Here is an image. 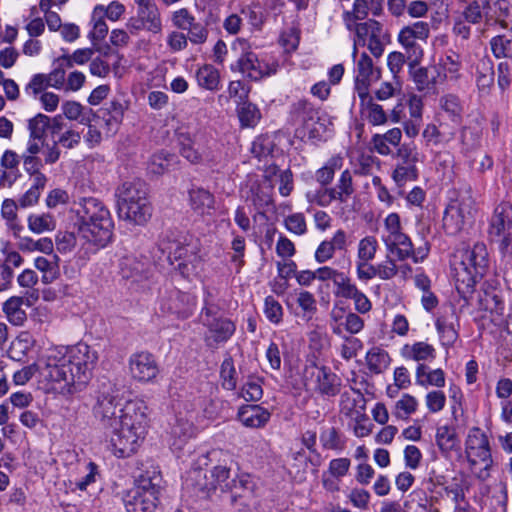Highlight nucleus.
I'll use <instances>...</instances> for the list:
<instances>
[{
  "label": "nucleus",
  "instance_id": "f257e3e1",
  "mask_svg": "<svg viewBox=\"0 0 512 512\" xmlns=\"http://www.w3.org/2000/svg\"><path fill=\"white\" fill-rule=\"evenodd\" d=\"M98 360L97 352L86 343L46 349L36 362L14 372L17 386L27 384L38 373L57 393L68 396L82 391L92 376Z\"/></svg>",
  "mask_w": 512,
  "mask_h": 512
},
{
  "label": "nucleus",
  "instance_id": "f03ea898",
  "mask_svg": "<svg viewBox=\"0 0 512 512\" xmlns=\"http://www.w3.org/2000/svg\"><path fill=\"white\" fill-rule=\"evenodd\" d=\"M113 389L103 391L94 406V414L109 437V449L117 458L134 455L143 443L148 428V407L134 399L120 404Z\"/></svg>",
  "mask_w": 512,
  "mask_h": 512
},
{
  "label": "nucleus",
  "instance_id": "7ed1b4c3",
  "mask_svg": "<svg viewBox=\"0 0 512 512\" xmlns=\"http://www.w3.org/2000/svg\"><path fill=\"white\" fill-rule=\"evenodd\" d=\"M74 205L81 238L97 248L105 247L112 239L114 227L109 209L94 197L81 198Z\"/></svg>",
  "mask_w": 512,
  "mask_h": 512
},
{
  "label": "nucleus",
  "instance_id": "20e7f679",
  "mask_svg": "<svg viewBox=\"0 0 512 512\" xmlns=\"http://www.w3.org/2000/svg\"><path fill=\"white\" fill-rule=\"evenodd\" d=\"M452 275L459 294H471L476 283L488 268V251L484 243H475L472 248L461 247L451 257Z\"/></svg>",
  "mask_w": 512,
  "mask_h": 512
},
{
  "label": "nucleus",
  "instance_id": "39448f33",
  "mask_svg": "<svg viewBox=\"0 0 512 512\" xmlns=\"http://www.w3.org/2000/svg\"><path fill=\"white\" fill-rule=\"evenodd\" d=\"M384 229L381 234V240L384 243L386 250L397 260L404 261L412 258L415 263L422 261L428 253V246L419 247L414 249L410 237L403 232L400 216L397 213L388 214L384 221Z\"/></svg>",
  "mask_w": 512,
  "mask_h": 512
},
{
  "label": "nucleus",
  "instance_id": "423d86ee",
  "mask_svg": "<svg viewBox=\"0 0 512 512\" xmlns=\"http://www.w3.org/2000/svg\"><path fill=\"white\" fill-rule=\"evenodd\" d=\"M231 48L237 56V61L231 69L239 71L252 80L274 75L279 69L277 60L267 56L259 58L250 43L243 38L236 39Z\"/></svg>",
  "mask_w": 512,
  "mask_h": 512
},
{
  "label": "nucleus",
  "instance_id": "0eeeda50",
  "mask_svg": "<svg viewBox=\"0 0 512 512\" xmlns=\"http://www.w3.org/2000/svg\"><path fill=\"white\" fill-rule=\"evenodd\" d=\"M465 457L474 476L480 480H486L490 476L493 465L490 444L487 435L478 427H473L468 432Z\"/></svg>",
  "mask_w": 512,
  "mask_h": 512
},
{
  "label": "nucleus",
  "instance_id": "6e6552de",
  "mask_svg": "<svg viewBox=\"0 0 512 512\" xmlns=\"http://www.w3.org/2000/svg\"><path fill=\"white\" fill-rule=\"evenodd\" d=\"M488 235L498 245L503 261L512 263V204L501 202L490 218Z\"/></svg>",
  "mask_w": 512,
  "mask_h": 512
},
{
  "label": "nucleus",
  "instance_id": "1a4fd4ad",
  "mask_svg": "<svg viewBox=\"0 0 512 512\" xmlns=\"http://www.w3.org/2000/svg\"><path fill=\"white\" fill-rule=\"evenodd\" d=\"M157 476L141 475L124 497L127 512H154L159 502Z\"/></svg>",
  "mask_w": 512,
  "mask_h": 512
},
{
  "label": "nucleus",
  "instance_id": "9d476101",
  "mask_svg": "<svg viewBox=\"0 0 512 512\" xmlns=\"http://www.w3.org/2000/svg\"><path fill=\"white\" fill-rule=\"evenodd\" d=\"M217 309L205 299V307L200 315L201 323L207 328L204 340L208 347L217 348L227 342L235 332V324L228 318L216 316Z\"/></svg>",
  "mask_w": 512,
  "mask_h": 512
},
{
  "label": "nucleus",
  "instance_id": "9b49d317",
  "mask_svg": "<svg viewBox=\"0 0 512 512\" xmlns=\"http://www.w3.org/2000/svg\"><path fill=\"white\" fill-rule=\"evenodd\" d=\"M475 202L469 196L455 199L446 207L443 216V229L446 234L455 236L462 232L473 220Z\"/></svg>",
  "mask_w": 512,
  "mask_h": 512
},
{
  "label": "nucleus",
  "instance_id": "f8f14e48",
  "mask_svg": "<svg viewBox=\"0 0 512 512\" xmlns=\"http://www.w3.org/2000/svg\"><path fill=\"white\" fill-rule=\"evenodd\" d=\"M506 14L507 5L505 0H496L493 5L490 0H474L462 12L464 20L468 23L478 24L484 19L488 26L497 22L504 26V21L499 20V18Z\"/></svg>",
  "mask_w": 512,
  "mask_h": 512
},
{
  "label": "nucleus",
  "instance_id": "ddd939ff",
  "mask_svg": "<svg viewBox=\"0 0 512 512\" xmlns=\"http://www.w3.org/2000/svg\"><path fill=\"white\" fill-rule=\"evenodd\" d=\"M190 477L198 489L207 494L217 489L222 492L229 491L233 478L230 469L223 465L213 467L209 473L203 469H195Z\"/></svg>",
  "mask_w": 512,
  "mask_h": 512
},
{
  "label": "nucleus",
  "instance_id": "4468645a",
  "mask_svg": "<svg viewBox=\"0 0 512 512\" xmlns=\"http://www.w3.org/2000/svg\"><path fill=\"white\" fill-rule=\"evenodd\" d=\"M387 35L382 24L375 20H368L356 26V45H367V48L375 57H380L384 52Z\"/></svg>",
  "mask_w": 512,
  "mask_h": 512
},
{
  "label": "nucleus",
  "instance_id": "2eb2a0df",
  "mask_svg": "<svg viewBox=\"0 0 512 512\" xmlns=\"http://www.w3.org/2000/svg\"><path fill=\"white\" fill-rule=\"evenodd\" d=\"M430 35V26L427 22L417 21L404 26L399 34L398 41L404 49L415 59L422 57L423 50L417 41H426Z\"/></svg>",
  "mask_w": 512,
  "mask_h": 512
},
{
  "label": "nucleus",
  "instance_id": "dca6fc26",
  "mask_svg": "<svg viewBox=\"0 0 512 512\" xmlns=\"http://www.w3.org/2000/svg\"><path fill=\"white\" fill-rule=\"evenodd\" d=\"M196 298L178 290L169 292L160 300V309L163 313L175 315L178 318H188L194 311Z\"/></svg>",
  "mask_w": 512,
  "mask_h": 512
},
{
  "label": "nucleus",
  "instance_id": "f3484780",
  "mask_svg": "<svg viewBox=\"0 0 512 512\" xmlns=\"http://www.w3.org/2000/svg\"><path fill=\"white\" fill-rule=\"evenodd\" d=\"M131 377L140 383L152 382L159 373L155 357L149 352H138L129 359Z\"/></svg>",
  "mask_w": 512,
  "mask_h": 512
},
{
  "label": "nucleus",
  "instance_id": "a211bd4d",
  "mask_svg": "<svg viewBox=\"0 0 512 512\" xmlns=\"http://www.w3.org/2000/svg\"><path fill=\"white\" fill-rule=\"evenodd\" d=\"M315 378V390L321 395L333 397L340 392L341 379L325 366L310 365L305 368V378Z\"/></svg>",
  "mask_w": 512,
  "mask_h": 512
},
{
  "label": "nucleus",
  "instance_id": "6ab92c4d",
  "mask_svg": "<svg viewBox=\"0 0 512 512\" xmlns=\"http://www.w3.org/2000/svg\"><path fill=\"white\" fill-rule=\"evenodd\" d=\"M440 341L444 346H453L459 337L458 316L453 309L441 314L435 322Z\"/></svg>",
  "mask_w": 512,
  "mask_h": 512
},
{
  "label": "nucleus",
  "instance_id": "aec40b11",
  "mask_svg": "<svg viewBox=\"0 0 512 512\" xmlns=\"http://www.w3.org/2000/svg\"><path fill=\"white\" fill-rule=\"evenodd\" d=\"M147 187L140 180L127 181L116 190L117 207L148 201Z\"/></svg>",
  "mask_w": 512,
  "mask_h": 512
},
{
  "label": "nucleus",
  "instance_id": "412c9836",
  "mask_svg": "<svg viewBox=\"0 0 512 512\" xmlns=\"http://www.w3.org/2000/svg\"><path fill=\"white\" fill-rule=\"evenodd\" d=\"M461 66L460 56L454 51H449L434 66L437 72L436 77H439L441 83L456 82L461 77Z\"/></svg>",
  "mask_w": 512,
  "mask_h": 512
},
{
  "label": "nucleus",
  "instance_id": "4be33fe9",
  "mask_svg": "<svg viewBox=\"0 0 512 512\" xmlns=\"http://www.w3.org/2000/svg\"><path fill=\"white\" fill-rule=\"evenodd\" d=\"M119 218L133 225H144L151 217L149 201L118 206Z\"/></svg>",
  "mask_w": 512,
  "mask_h": 512
},
{
  "label": "nucleus",
  "instance_id": "5701e85b",
  "mask_svg": "<svg viewBox=\"0 0 512 512\" xmlns=\"http://www.w3.org/2000/svg\"><path fill=\"white\" fill-rule=\"evenodd\" d=\"M270 417V412L259 405H245L238 411L239 421L247 428H262Z\"/></svg>",
  "mask_w": 512,
  "mask_h": 512
},
{
  "label": "nucleus",
  "instance_id": "b1692460",
  "mask_svg": "<svg viewBox=\"0 0 512 512\" xmlns=\"http://www.w3.org/2000/svg\"><path fill=\"white\" fill-rule=\"evenodd\" d=\"M189 205L198 215H211L215 209V197L203 188H192L189 191Z\"/></svg>",
  "mask_w": 512,
  "mask_h": 512
},
{
  "label": "nucleus",
  "instance_id": "393cba45",
  "mask_svg": "<svg viewBox=\"0 0 512 512\" xmlns=\"http://www.w3.org/2000/svg\"><path fill=\"white\" fill-rule=\"evenodd\" d=\"M400 355L410 361L420 362L430 361L435 359V348L424 341H418L412 344H404L400 349Z\"/></svg>",
  "mask_w": 512,
  "mask_h": 512
},
{
  "label": "nucleus",
  "instance_id": "a878e982",
  "mask_svg": "<svg viewBox=\"0 0 512 512\" xmlns=\"http://www.w3.org/2000/svg\"><path fill=\"white\" fill-rule=\"evenodd\" d=\"M35 345V339L27 332H20L9 344L6 354L13 361L21 362Z\"/></svg>",
  "mask_w": 512,
  "mask_h": 512
},
{
  "label": "nucleus",
  "instance_id": "bb28decb",
  "mask_svg": "<svg viewBox=\"0 0 512 512\" xmlns=\"http://www.w3.org/2000/svg\"><path fill=\"white\" fill-rule=\"evenodd\" d=\"M402 139L400 128H392L383 134H375L371 138L373 149L382 156H388L392 153L390 146L399 147Z\"/></svg>",
  "mask_w": 512,
  "mask_h": 512
},
{
  "label": "nucleus",
  "instance_id": "cd10ccee",
  "mask_svg": "<svg viewBox=\"0 0 512 512\" xmlns=\"http://www.w3.org/2000/svg\"><path fill=\"white\" fill-rule=\"evenodd\" d=\"M137 16L144 23V29L158 34L162 32L163 24L160 10L155 1L137 8Z\"/></svg>",
  "mask_w": 512,
  "mask_h": 512
},
{
  "label": "nucleus",
  "instance_id": "c85d7f7f",
  "mask_svg": "<svg viewBox=\"0 0 512 512\" xmlns=\"http://www.w3.org/2000/svg\"><path fill=\"white\" fill-rule=\"evenodd\" d=\"M412 78L416 85L417 90L424 91L426 93L435 92L436 86L438 84H442L439 77L437 76V72L435 67H418L415 68L412 72Z\"/></svg>",
  "mask_w": 512,
  "mask_h": 512
},
{
  "label": "nucleus",
  "instance_id": "c756f323",
  "mask_svg": "<svg viewBox=\"0 0 512 512\" xmlns=\"http://www.w3.org/2000/svg\"><path fill=\"white\" fill-rule=\"evenodd\" d=\"M416 384L427 388L434 386L441 388L445 386V373L442 369H430L425 364H418L415 371Z\"/></svg>",
  "mask_w": 512,
  "mask_h": 512
},
{
  "label": "nucleus",
  "instance_id": "7c9ffc66",
  "mask_svg": "<svg viewBox=\"0 0 512 512\" xmlns=\"http://www.w3.org/2000/svg\"><path fill=\"white\" fill-rule=\"evenodd\" d=\"M24 302L23 297L12 296L3 303L2 310L10 324L22 326L27 320L26 312L22 307Z\"/></svg>",
  "mask_w": 512,
  "mask_h": 512
},
{
  "label": "nucleus",
  "instance_id": "2f4dec72",
  "mask_svg": "<svg viewBox=\"0 0 512 512\" xmlns=\"http://www.w3.org/2000/svg\"><path fill=\"white\" fill-rule=\"evenodd\" d=\"M195 435L196 428L193 423L188 419L178 417L171 428V436L173 438L171 445L176 449H181L182 446L189 439L195 437Z\"/></svg>",
  "mask_w": 512,
  "mask_h": 512
},
{
  "label": "nucleus",
  "instance_id": "473e14b6",
  "mask_svg": "<svg viewBox=\"0 0 512 512\" xmlns=\"http://www.w3.org/2000/svg\"><path fill=\"white\" fill-rule=\"evenodd\" d=\"M365 361L371 373L381 374L389 368L392 359L383 348L372 347L367 351Z\"/></svg>",
  "mask_w": 512,
  "mask_h": 512
},
{
  "label": "nucleus",
  "instance_id": "72a5a7b5",
  "mask_svg": "<svg viewBox=\"0 0 512 512\" xmlns=\"http://www.w3.org/2000/svg\"><path fill=\"white\" fill-rule=\"evenodd\" d=\"M51 258L36 257L34 266L37 270L42 272V282L49 284L54 282L59 277V257L56 254H51Z\"/></svg>",
  "mask_w": 512,
  "mask_h": 512
},
{
  "label": "nucleus",
  "instance_id": "f704fd0d",
  "mask_svg": "<svg viewBox=\"0 0 512 512\" xmlns=\"http://www.w3.org/2000/svg\"><path fill=\"white\" fill-rule=\"evenodd\" d=\"M335 201L346 203L353 195L355 189L353 185L352 173L350 170H344L338 178L334 187L329 188Z\"/></svg>",
  "mask_w": 512,
  "mask_h": 512
},
{
  "label": "nucleus",
  "instance_id": "c9c22d12",
  "mask_svg": "<svg viewBox=\"0 0 512 512\" xmlns=\"http://www.w3.org/2000/svg\"><path fill=\"white\" fill-rule=\"evenodd\" d=\"M296 117L303 125L310 130L312 134L320 135V129L315 127V120H319L318 111L314 107L306 102L299 101L295 105Z\"/></svg>",
  "mask_w": 512,
  "mask_h": 512
},
{
  "label": "nucleus",
  "instance_id": "e433bc0d",
  "mask_svg": "<svg viewBox=\"0 0 512 512\" xmlns=\"http://www.w3.org/2000/svg\"><path fill=\"white\" fill-rule=\"evenodd\" d=\"M28 229L34 234H43L54 231L56 219L50 213H33L27 218Z\"/></svg>",
  "mask_w": 512,
  "mask_h": 512
},
{
  "label": "nucleus",
  "instance_id": "4c0bfd02",
  "mask_svg": "<svg viewBox=\"0 0 512 512\" xmlns=\"http://www.w3.org/2000/svg\"><path fill=\"white\" fill-rule=\"evenodd\" d=\"M490 47L496 58L512 57V28L506 29L490 40Z\"/></svg>",
  "mask_w": 512,
  "mask_h": 512
},
{
  "label": "nucleus",
  "instance_id": "58836bf2",
  "mask_svg": "<svg viewBox=\"0 0 512 512\" xmlns=\"http://www.w3.org/2000/svg\"><path fill=\"white\" fill-rule=\"evenodd\" d=\"M436 444L444 454H449L459 446L455 429L447 425L440 426L436 431Z\"/></svg>",
  "mask_w": 512,
  "mask_h": 512
},
{
  "label": "nucleus",
  "instance_id": "ea45409f",
  "mask_svg": "<svg viewBox=\"0 0 512 512\" xmlns=\"http://www.w3.org/2000/svg\"><path fill=\"white\" fill-rule=\"evenodd\" d=\"M362 116L372 125H384L388 121V115L385 113L383 107L377 104L374 99L360 104Z\"/></svg>",
  "mask_w": 512,
  "mask_h": 512
},
{
  "label": "nucleus",
  "instance_id": "a19ab883",
  "mask_svg": "<svg viewBox=\"0 0 512 512\" xmlns=\"http://www.w3.org/2000/svg\"><path fill=\"white\" fill-rule=\"evenodd\" d=\"M62 111L64 116L69 120L78 121L81 124H89L91 117L94 116L93 111L85 108L76 101H66L62 104Z\"/></svg>",
  "mask_w": 512,
  "mask_h": 512
},
{
  "label": "nucleus",
  "instance_id": "79ce46f5",
  "mask_svg": "<svg viewBox=\"0 0 512 512\" xmlns=\"http://www.w3.org/2000/svg\"><path fill=\"white\" fill-rule=\"evenodd\" d=\"M197 83L207 90H216L220 83L219 71L212 65L206 64L196 72Z\"/></svg>",
  "mask_w": 512,
  "mask_h": 512
},
{
  "label": "nucleus",
  "instance_id": "37998d69",
  "mask_svg": "<svg viewBox=\"0 0 512 512\" xmlns=\"http://www.w3.org/2000/svg\"><path fill=\"white\" fill-rule=\"evenodd\" d=\"M344 159L340 154L331 157L326 164L316 171V180L322 185L326 186L331 183L334 174L343 166Z\"/></svg>",
  "mask_w": 512,
  "mask_h": 512
},
{
  "label": "nucleus",
  "instance_id": "c03bdc74",
  "mask_svg": "<svg viewBox=\"0 0 512 512\" xmlns=\"http://www.w3.org/2000/svg\"><path fill=\"white\" fill-rule=\"evenodd\" d=\"M103 18H104V6L103 5L95 6L93 9V12H92L93 28H92L91 32L89 33V37L92 40V42H94V43L102 41L108 33V26Z\"/></svg>",
  "mask_w": 512,
  "mask_h": 512
},
{
  "label": "nucleus",
  "instance_id": "a18cd8bd",
  "mask_svg": "<svg viewBox=\"0 0 512 512\" xmlns=\"http://www.w3.org/2000/svg\"><path fill=\"white\" fill-rule=\"evenodd\" d=\"M232 500L249 497L253 492V483L250 475L242 474L232 478L231 489Z\"/></svg>",
  "mask_w": 512,
  "mask_h": 512
},
{
  "label": "nucleus",
  "instance_id": "49530a36",
  "mask_svg": "<svg viewBox=\"0 0 512 512\" xmlns=\"http://www.w3.org/2000/svg\"><path fill=\"white\" fill-rule=\"evenodd\" d=\"M379 244L374 236H365L362 238L357 247V261L356 262H370L377 253Z\"/></svg>",
  "mask_w": 512,
  "mask_h": 512
},
{
  "label": "nucleus",
  "instance_id": "de8ad7c7",
  "mask_svg": "<svg viewBox=\"0 0 512 512\" xmlns=\"http://www.w3.org/2000/svg\"><path fill=\"white\" fill-rule=\"evenodd\" d=\"M237 112L241 125L244 127L255 126L261 117L260 111L256 105L247 101L239 103Z\"/></svg>",
  "mask_w": 512,
  "mask_h": 512
},
{
  "label": "nucleus",
  "instance_id": "09e8293b",
  "mask_svg": "<svg viewBox=\"0 0 512 512\" xmlns=\"http://www.w3.org/2000/svg\"><path fill=\"white\" fill-rule=\"evenodd\" d=\"M175 162V156L167 152L155 153L148 165V169L151 173L161 175L169 170L172 164Z\"/></svg>",
  "mask_w": 512,
  "mask_h": 512
},
{
  "label": "nucleus",
  "instance_id": "8fccbe9b",
  "mask_svg": "<svg viewBox=\"0 0 512 512\" xmlns=\"http://www.w3.org/2000/svg\"><path fill=\"white\" fill-rule=\"evenodd\" d=\"M418 407L417 399L410 394H403L402 397L396 401L393 414L398 419H408Z\"/></svg>",
  "mask_w": 512,
  "mask_h": 512
},
{
  "label": "nucleus",
  "instance_id": "3c124183",
  "mask_svg": "<svg viewBox=\"0 0 512 512\" xmlns=\"http://www.w3.org/2000/svg\"><path fill=\"white\" fill-rule=\"evenodd\" d=\"M201 268L202 259L198 252L194 253L193 256L185 257L177 264V269L181 275L188 279L197 276Z\"/></svg>",
  "mask_w": 512,
  "mask_h": 512
},
{
  "label": "nucleus",
  "instance_id": "603ef678",
  "mask_svg": "<svg viewBox=\"0 0 512 512\" xmlns=\"http://www.w3.org/2000/svg\"><path fill=\"white\" fill-rule=\"evenodd\" d=\"M382 1L383 0H355L352 11L356 15V18L359 19H365L369 11L377 16L382 11Z\"/></svg>",
  "mask_w": 512,
  "mask_h": 512
},
{
  "label": "nucleus",
  "instance_id": "864d4df0",
  "mask_svg": "<svg viewBox=\"0 0 512 512\" xmlns=\"http://www.w3.org/2000/svg\"><path fill=\"white\" fill-rule=\"evenodd\" d=\"M335 295L337 297L350 299L359 290L350 277L342 272L338 279H335Z\"/></svg>",
  "mask_w": 512,
  "mask_h": 512
},
{
  "label": "nucleus",
  "instance_id": "5fc2aeb1",
  "mask_svg": "<svg viewBox=\"0 0 512 512\" xmlns=\"http://www.w3.org/2000/svg\"><path fill=\"white\" fill-rule=\"evenodd\" d=\"M356 76L372 80H378L380 78V71L374 67L372 59L366 53H362L357 61Z\"/></svg>",
  "mask_w": 512,
  "mask_h": 512
},
{
  "label": "nucleus",
  "instance_id": "6e6d98bb",
  "mask_svg": "<svg viewBox=\"0 0 512 512\" xmlns=\"http://www.w3.org/2000/svg\"><path fill=\"white\" fill-rule=\"evenodd\" d=\"M392 177L397 184L402 185L407 181L416 180L418 177V170L414 164L408 165L397 163L392 173Z\"/></svg>",
  "mask_w": 512,
  "mask_h": 512
},
{
  "label": "nucleus",
  "instance_id": "4d7b16f0",
  "mask_svg": "<svg viewBox=\"0 0 512 512\" xmlns=\"http://www.w3.org/2000/svg\"><path fill=\"white\" fill-rule=\"evenodd\" d=\"M395 158L398 159V163L416 165L419 161V152L413 143H403L398 147Z\"/></svg>",
  "mask_w": 512,
  "mask_h": 512
},
{
  "label": "nucleus",
  "instance_id": "13d9d810",
  "mask_svg": "<svg viewBox=\"0 0 512 512\" xmlns=\"http://www.w3.org/2000/svg\"><path fill=\"white\" fill-rule=\"evenodd\" d=\"M50 119L44 114H37L29 120L28 129L30 136L35 139H43L49 126Z\"/></svg>",
  "mask_w": 512,
  "mask_h": 512
},
{
  "label": "nucleus",
  "instance_id": "bf43d9fd",
  "mask_svg": "<svg viewBox=\"0 0 512 512\" xmlns=\"http://www.w3.org/2000/svg\"><path fill=\"white\" fill-rule=\"evenodd\" d=\"M401 92V82L398 77H393L392 81L381 83L380 87L375 91V96L380 101L390 99Z\"/></svg>",
  "mask_w": 512,
  "mask_h": 512
},
{
  "label": "nucleus",
  "instance_id": "052dcab7",
  "mask_svg": "<svg viewBox=\"0 0 512 512\" xmlns=\"http://www.w3.org/2000/svg\"><path fill=\"white\" fill-rule=\"evenodd\" d=\"M285 228L295 235H304L307 231L305 216L302 213H293L284 219Z\"/></svg>",
  "mask_w": 512,
  "mask_h": 512
},
{
  "label": "nucleus",
  "instance_id": "680f3d73",
  "mask_svg": "<svg viewBox=\"0 0 512 512\" xmlns=\"http://www.w3.org/2000/svg\"><path fill=\"white\" fill-rule=\"evenodd\" d=\"M222 386L227 390H233L236 387V370L231 358H227L221 365Z\"/></svg>",
  "mask_w": 512,
  "mask_h": 512
},
{
  "label": "nucleus",
  "instance_id": "e2e57ef3",
  "mask_svg": "<svg viewBox=\"0 0 512 512\" xmlns=\"http://www.w3.org/2000/svg\"><path fill=\"white\" fill-rule=\"evenodd\" d=\"M342 398V411L349 415L352 410L359 404H361L359 407L361 410L364 409V397L363 395L357 391L352 390L351 392H344L341 396Z\"/></svg>",
  "mask_w": 512,
  "mask_h": 512
},
{
  "label": "nucleus",
  "instance_id": "0e129e2a",
  "mask_svg": "<svg viewBox=\"0 0 512 512\" xmlns=\"http://www.w3.org/2000/svg\"><path fill=\"white\" fill-rule=\"evenodd\" d=\"M264 313L269 321L278 324L282 320L283 309L274 297L268 296L264 302Z\"/></svg>",
  "mask_w": 512,
  "mask_h": 512
},
{
  "label": "nucleus",
  "instance_id": "69168bd1",
  "mask_svg": "<svg viewBox=\"0 0 512 512\" xmlns=\"http://www.w3.org/2000/svg\"><path fill=\"white\" fill-rule=\"evenodd\" d=\"M196 252H199L198 244L196 242H177L175 247L171 250L170 256L175 261L179 262L185 257L193 256Z\"/></svg>",
  "mask_w": 512,
  "mask_h": 512
},
{
  "label": "nucleus",
  "instance_id": "338daca9",
  "mask_svg": "<svg viewBox=\"0 0 512 512\" xmlns=\"http://www.w3.org/2000/svg\"><path fill=\"white\" fill-rule=\"evenodd\" d=\"M396 259L395 256L388 254L385 261L377 264V277L382 280H389L395 277L399 270L395 263Z\"/></svg>",
  "mask_w": 512,
  "mask_h": 512
},
{
  "label": "nucleus",
  "instance_id": "774afa93",
  "mask_svg": "<svg viewBox=\"0 0 512 512\" xmlns=\"http://www.w3.org/2000/svg\"><path fill=\"white\" fill-rule=\"evenodd\" d=\"M273 147V142L269 137L260 136L253 141L251 152L258 159H262L269 156L272 153Z\"/></svg>",
  "mask_w": 512,
  "mask_h": 512
}]
</instances>
